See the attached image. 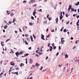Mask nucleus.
<instances>
[{
  "mask_svg": "<svg viewBox=\"0 0 79 79\" xmlns=\"http://www.w3.org/2000/svg\"><path fill=\"white\" fill-rule=\"evenodd\" d=\"M11 73H12V74H16V75H17V76L19 75V74L17 73L16 72H11Z\"/></svg>",
  "mask_w": 79,
  "mask_h": 79,
  "instance_id": "nucleus-8",
  "label": "nucleus"
},
{
  "mask_svg": "<svg viewBox=\"0 0 79 79\" xmlns=\"http://www.w3.org/2000/svg\"><path fill=\"white\" fill-rule=\"evenodd\" d=\"M72 5H69V8H70V9H71V8H72Z\"/></svg>",
  "mask_w": 79,
  "mask_h": 79,
  "instance_id": "nucleus-25",
  "label": "nucleus"
},
{
  "mask_svg": "<svg viewBox=\"0 0 79 79\" xmlns=\"http://www.w3.org/2000/svg\"><path fill=\"white\" fill-rule=\"evenodd\" d=\"M31 19H32V20H34V17L31 16Z\"/></svg>",
  "mask_w": 79,
  "mask_h": 79,
  "instance_id": "nucleus-26",
  "label": "nucleus"
},
{
  "mask_svg": "<svg viewBox=\"0 0 79 79\" xmlns=\"http://www.w3.org/2000/svg\"><path fill=\"white\" fill-rule=\"evenodd\" d=\"M37 13L36 12H33V16H35V14Z\"/></svg>",
  "mask_w": 79,
  "mask_h": 79,
  "instance_id": "nucleus-19",
  "label": "nucleus"
},
{
  "mask_svg": "<svg viewBox=\"0 0 79 79\" xmlns=\"http://www.w3.org/2000/svg\"><path fill=\"white\" fill-rule=\"evenodd\" d=\"M48 28H47L46 30L47 32H48Z\"/></svg>",
  "mask_w": 79,
  "mask_h": 79,
  "instance_id": "nucleus-61",
  "label": "nucleus"
},
{
  "mask_svg": "<svg viewBox=\"0 0 79 79\" xmlns=\"http://www.w3.org/2000/svg\"><path fill=\"white\" fill-rule=\"evenodd\" d=\"M28 55H29V54L26 53V54H24V57H26V56H27Z\"/></svg>",
  "mask_w": 79,
  "mask_h": 79,
  "instance_id": "nucleus-7",
  "label": "nucleus"
},
{
  "mask_svg": "<svg viewBox=\"0 0 79 79\" xmlns=\"http://www.w3.org/2000/svg\"><path fill=\"white\" fill-rule=\"evenodd\" d=\"M50 44L48 43V47H50Z\"/></svg>",
  "mask_w": 79,
  "mask_h": 79,
  "instance_id": "nucleus-38",
  "label": "nucleus"
},
{
  "mask_svg": "<svg viewBox=\"0 0 79 79\" xmlns=\"http://www.w3.org/2000/svg\"><path fill=\"white\" fill-rule=\"evenodd\" d=\"M63 66V64H62L61 65L59 64L58 66H60V67H61V66Z\"/></svg>",
  "mask_w": 79,
  "mask_h": 79,
  "instance_id": "nucleus-56",
  "label": "nucleus"
},
{
  "mask_svg": "<svg viewBox=\"0 0 79 79\" xmlns=\"http://www.w3.org/2000/svg\"><path fill=\"white\" fill-rule=\"evenodd\" d=\"M10 40V39H7V40H6V42H8V41H9V40Z\"/></svg>",
  "mask_w": 79,
  "mask_h": 79,
  "instance_id": "nucleus-35",
  "label": "nucleus"
},
{
  "mask_svg": "<svg viewBox=\"0 0 79 79\" xmlns=\"http://www.w3.org/2000/svg\"><path fill=\"white\" fill-rule=\"evenodd\" d=\"M16 21V19H15V18L12 21V23H15V21Z\"/></svg>",
  "mask_w": 79,
  "mask_h": 79,
  "instance_id": "nucleus-13",
  "label": "nucleus"
},
{
  "mask_svg": "<svg viewBox=\"0 0 79 79\" xmlns=\"http://www.w3.org/2000/svg\"><path fill=\"white\" fill-rule=\"evenodd\" d=\"M38 55H41L42 54V52H38Z\"/></svg>",
  "mask_w": 79,
  "mask_h": 79,
  "instance_id": "nucleus-23",
  "label": "nucleus"
},
{
  "mask_svg": "<svg viewBox=\"0 0 79 79\" xmlns=\"http://www.w3.org/2000/svg\"><path fill=\"white\" fill-rule=\"evenodd\" d=\"M77 26V28H79V23L77 22L76 23Z\"/></svg>",
  "mask_w": 79,
  "mask_h": 79,
  "instance_id": "nucleus-18",
  "label": "nucleus"
},
{
  "mask_svg": "<svg viewBox=\"0 0 79 79\" xmlns=\"http://www.w3.org/2000/svg\"><path fill=\"white\" fill-rule=\"evenodd\" d=\"M10 65L15 66V63L13 62H10Z\"/></svg>",
  "mask_w": 79,
  "mask_h": 79,
  "instance_id": "nucleus-4",
  "label": "nucleus"
},
{
  "mask_svg": "<svg viewBox=\"0 0 79 79\" xmlns=\"http://www.w3.org/2000/svg\"><path fill=\"white\" fill-rule=\"evenodd\" d=\"M29 25H30V26H32V25H33V23H31V22H30V23H29Z\"/></svg>",
  "mask_w": 79,
  "mask_h": 79,
  "instance_id": "nucleus-20",
  "label": "nucleus"
},
{
  "mask_svg": "<svg viewBox=\"0 0 79 79\" xmlns=\"http://www.w3.org/2000/svg\"><path fill=\"white\" fill-rule=\"evenodd\" d=\"M10 50L11 52V53H14V52L13 51V50L11 49Z\"/></svg>",
  "mask_w": 79,
  "mask_h": 79,
  "instance_id": "nucleus-49",
  "label": "nucleus"
},
{
  "mask_svg": "<svg viewBox=\"0 0 79 79\" xmlns=\"http://www.w3.org/2000/svg\"><path fill=\"white\" fill-rule=\"evenodd\" d=\"M25 40V41L24 42V43L25 44V45H28L29 44L27 43V41H26V40Z\"/></svg>",
  "mask_w": 79,
  "mask_h": 79,
  "instance_id": "nucleus-17",
  "label": "nucleus"
},
{
  "mask_svg": "<svg viewBox=\"0 0 79 79\" xmlns=\"http://www.w3.org/2000/svg\"><path fill=\"white\" fill-rule=\"evenodd\" d=\"M47 21H45L44 22V23L45 24H46V23H47Z\"/></svg>",
  "mask_w": 79,
  "mask_h": 79,
  "instance_id": "nucleus-63",
  "label": "nucleus"
},
{
  "mask_svg": "<svg viewBox=\"0 0 79 79\" xmlns=\"http://www.w3.org/2000/svg\"><path fill=\"white\" fill-rule=\"evenodd\" d=\"M56 23L58 24V18H56Z\"/></svg>",
  "mask_w": 79,
  "mask_h": 79,
  "instance_id": "nucleus-9",
  "label": "nucleus"
},
{
  "mask_svg": "<svg viewBox=\"0 0 79 79\" xmlns=\"http://www.w3.org/2000/svg\"><path fill=\"white\" fill-rule=\"evenodd\" d=\"M29 63L30 64H32V59H30L29 60Z\"/></svg>",
  "mask_w": 79,
  "mask_h": 79,
  "instance_id": "nucleus-3",
  "label": "nucleus"
},
{
  "mask_svg": "<svg viewBox=\"0 0 79 79\" xmlns=\"http://www.w3.org/2000/svg\"><path fill=\"white\" fill-rule=\"evenodd\" d=\"M63 16H60V21L61 20V19H63Z\"/></svg>",
  "mask_w": 79,
  "mask_h": 79,
  "instance_id": "nucleus-11",
  "label": "nucleus"
},
{
  "mask_svg": "<svg viewBox=\"0 0 79 79\" xmlns=\"http://www.w3.org/2000/svg\"><path fill=\"white\" fill-rule=\"evenodd\" d=\"M12 23V22L11 21H9V24H11Z\"/></svg>",
  "mask_w": 79,
  "mask_h": 79,
  "instance_id": "nucleus-33",
  "label": "nucleus"
},
{
  "mask_svg": "<svg viewBox=\"0 0 79 79\" xmlns=\"http://www.w3.org/2000/svg\"><path fill=\"white\" fill-rule=\"evenodd\" d=\"M50 37V35H49L46 36V38H48V37Z\"/></svg>",
  "mask_w": 79,
  "mask_h": 79,
  "instance_id": "nucleus-52",
  "label": "nucleus"
},
{
  "mask_svg": "<svg viewBox=\"0 0 79 79\" xmlns=\"http://www.w3.org/2000/svg\"><path fill=\"white\" fill-rule=\"evenodd\" d=\"M32 2H33V3H35V0H31L29 2L30 4L33 3Z\"/></svg>",
  "mask_w": 79,
  "mask_h": 79,
  "instance_id": "nucleus-1",
  "label": "nucleus"
},
{
  "mask_svg": "<svg viewBox=\"0 0 79 79\" xmlns=\"http://www.w3.org/2000/svg\"><path fill=\"white\" fill-rule=\"evenodd\" d=\"M15 33H18V31H15Z\"/></svg>",
  "mask_w": 79,
  "mask_h": 79,
  "instance_id": "nucleus-60",
  "label": "nucleus"
},
{
  "mask_svg": "<svg viewBox=\"0 0 79 79\" xmlns=\"http://www.w3.org/2000/svg\"><path fill=\"white\" fill-rule=\"evenodd\" d=\"M41 39L42 40H45V39H44V35H43V34H41Z\"/></svg>",
  "mask_w": 79,
  "mask_h": 79,
  "instance_id": "nucleus-2",
  "label": "nucleus"
},
{
  "mask_svg": "<svg viewBox=\"0 0 79 79\" xmlns=\"http://www.w3.org/2000/svg\"><path fill=\"white\" fill-rule=\"evenodd\" d=\"M30 38H31V42H33V41H34L33 40V37H32V35H31Z\"/></svg>",
  "mask_w": 79,
  "mask_h": 79,
  "instance_id": "nucleus-10",
  "label": "nucleus"
},
{
  "mask_svg": "<svg viewBox=\"0 0 79 79\" xmlns=\"http://www.w3.org/2000/svg\"><path fill=\"white\" fill-rule=\"evenodd\" d=\"M79 42V40H77L76 41H75V43L76 44H77V42Z\"/></svg>",
  "mask_w": 79,
  "mask_h": 79,
  "instance_id": "nucleus-31",
  "label": "nucleus"
},
{
  "mask_svg": "<svg viewBox=\"0 0 79 79\" xmlns=\"http://www.w3.org/2000/svg\"><path fill=\"white\" fill-rule=\"evenodd\" d=\"M48 19L49 21H50V20H52V18L49 17Z\"/></svg>",
  "mask_w": 79,
  "mask_h": 79,
  "instance_id": "nucleus-30",
  "label": "nucleus"
},
{
  "mask_svg": "<svg viewBox=\"0 0 79 79\" xmlns=\"http://www.w3.org/2000/svg\"><path fill=\"white\" fill-rule=\"evenodd\" d=\"M56 47L54 46L53 47V49H54V50H55V49H56Z\"/></svg>",
  "mask_w": 79,
  "mask_h": 79,
  "instance_id": "nucleus-34",
  "label": "nucleus"
},
{
  "mask_svg": "<svg viewBox=\"0 0 79 79\" xmlns=\"http://www.w3.org/2000/svg\"><path fill=\"white\" fill-rule=\"evenodd\" d=\"M59 50H61V48L60 46H59Z\"/></svg>",
  "mask_w": 79,
  "mask_h": 79,
  "instance_id": "nucleus-36",
  "label": "nucleus"
},
{
  "mask_svg": "<svg viewBox=\"0 0 79 79\" xmlns=\"http://www.w3.org/2000/svg\"><path fill=\"white\" fill-rule=\"evenodd\" d=\"M15 69H16V70H19V68H18V67H17L16 68H15Z\"/></svg>",
  "mask_w": 79,
  "mask_h": 79,
  "instance_id": "nucleus-37",
  "label": "nucleus"
},
{
  "mask_svg": "<svg viewBox=\"0 0 79 79\" xmlns=\"http://www.w3.org/2000/svg\"><path fill=\"white\" fill-rule=\"evenodd\" d=\"M35 65H36V67H38V63H36L35 64Z\"/></svg>",
  "mask_w": 79,
  "mask_h": 79,
  "instance_id": "nucleus-48",
  "label": "nucleus"
},
{
  "mask_svg": "<svg viewBox=\"0 0 79 79\" xmlns=\"http://www.w3.org/2000/svg\"><path fill=\"white\" fill-rule=\"evenodd\" d=\"M75 5H76L75 6H77V5H79V2H78L77 3L75 4Z\"/></svg>",
  "mask_w": 79,
  "mask_h": 79,
  "instance_id": "nucleus-15",
  "label": "nucleus"
},
{
  "mask_svg": "<svg viewBox=\"0 0 79 79\" xmlns=\"http://www.w3.org/2000/svg\"><path fill=\"white\" fill-rule=\"evenodd\" d=\"M27 1L26 0H24L23 1V3H26Z\"/></svg>",
  "mask_w": 79,
  "mask_h": 79,
  "instance_id": "nucleus-55",
  "label": "nucleus"
},
{
  "mask_svg": "<svg viewBox=\"0 0 79 79\" xmlns=\"http://www.w3.org/2000/svg\"><path fill=\"white\" fill-rule=\"evenodd\" d=\"M71 11H74V8H73L72 7L71 9Z\"/></svg>",
  "mask_w": 79,
  "mask_h": 79,
  "instance_id": "nucleus-39",
  "label": "nucleus"
},
{
  "mask_svg": "<svg viewBox=\"0 0 79 79\" xmlns=\"http://www.w3.org/2000/svg\"><path fill=\"white\" fill-rule=\"evenodd\" d=\"M69 21H68V22H66V24H69Z\"/></svg>",
  "mask_w": 79,
  "mask_h": 79,
  "instance_id": "nucleus-47",
  "label": "nucleus"
},
{
  "mask_svg": "<svg viewBox=\"0 0 79 79\" xmlns=\"http://www.w3.org/2000/svg\"><path fill=\"white\" fill-rule=\"evenodd\" d=\"M51 32H55V30H53L51 31Z\"/></svg>",
  "mask_w": 79,
  "mask_h": 79,
  "instance_id": "nucleus-58",
  "label": "nucleus"
},
{
  "mask_svg": "<svg viewBox=\"0 0 79 79\" xmlns=\"http://www.w3.org/2000/svg\"><path fill=\"white\" fill-rule=\"evenodd\" d=\"M48 17H49V15L48 14L47 16V18L48 19Z\"/></svg>",
  "mask_w": 79,
  "mask_h": 79,
  "instance_id": "nucleus-51",
  "label": "nucleus"
},
{
  "mask_svg": "<svg viewBox=\"0 0 79 79\" xmlns=\"http://www.w3.org/2000/svg\"><path fill=\"white\" fill-rule=\"evenodd\" d=\"M50 51L51 52V51H52V49H53V47H52V46H50Z\"/></svg>",
  "mask_w": 79,
  "mask_h": 79,
  "instance_id": "nucleus-5",
  "label": "nucleus"
},
{
  "mask_svg": "<svg viewBox=\"0 0 79 79\" xmlns=\"http://www.w3.org/2000/svg\"><path fill=\"white\" fill-rule=\"evenodd\" d=\"M14 15V13H11L10 14V16L11 17L13 16Z\"/></svg>",
  "mask_w": 79,
  "mask_h": 79,
  "instance_id": "nucleus-16",
  "label": "nucleus"
},
{
  "mask_svg": "<svg viewBox=\"0 0 79 79\" xmlns=\"http://www.w3.org/2000/svg\"><path fill=\"white\" fill-rule=\"evenodd\" d=\"M69 16V15H68V14H66L65 15V16L66 17V18H68V17Z\"/></svg>",
  "mask_w": 79,
  "mask_h": 79,
  "instance_id": "nucleus-45",
  "label": "nucleus"
},
{
  "mask_svg": "<svg viewBox=\"0 0 79 79\" xmlns=\"http://www.w3.org/2000/svg\"><path fill=\"white\" fill-rule=\"evenodd\" d=\"M34 12H33L36 13V9H34Z\"/></svg>",
  "mask_w": 79,
  "mask_h": 79,
  "instance_id": "nucleus-43",
  "label": "nucleus"
},
{
  "mask_svg": "<svg viewBox=\"0 0 79 79\" xmlns=\"http://www.w3.org/2000/svg\"><path fill=\"white\" fill-rule=\"evenodd\" d=\"M73 68H71V72L70 73V74H71V72H72V71H73Z\"/></svg>",
  "mask_w": 79,
  "mask_h": 79,
  "instance_id": "nucleus-53",
  "label": "nucleus"
},
{
  "mask_svg": "<svg viewBox=\"0 0 79 79\" xmlns=\"http://www.w3.org/2000/svg\"><path fill=\"white\" fill-rule=\"evenodd\" d=\"M68 58V55H67V54H66L65 58Z\"/></svg>",
  "mask_w": 79,
  "mask_h": 79,
  "instance_id": "nucleus-12",
  "label": "nucleus"
},
{
  "mask_svg": "<svg viewBox=\"0 0 79 79\" xmlns=\"http://www.w3.org/2000/svg\"><path fill=\"white\" fill-rule=\"evenodd\" d=\"M62 13H63V16H64V12H62Z\"/></svg>",
  "mask_w": 79,
  "mask_h": 79,
  "instance_id": "nucleus-64",
  "label": "nucleus"
},
{
  "mask_svg": "<svg viewBox=\"0 0 79 79\" xmlns=\"http://www.w3.org/2000/svg\"><path fill=\"white\" fill-rule=\"evenodd\" d=\"M77 10L76 9H74L73 11H74L75 12H76L77 11Z\"/></svg>",
  "mask_w": 79,
  "mask_h": 79,
  "instance_id": "nucleus-57",
  "label": "nucleus"
},
{
  "mask_svg": "<svg viewBox=\"0 0 79 79\" xmlns=\"http://www.w3.org/2000/svg\"><path fill=\"white\" fill-rule=\"evenodd\" d=\"M42 9H40V10H38V11H39L40 12H42Z\"/></svg>",
  "mask_w": 79,
  "mask_h": 79,
  "instance_id": "nucleus-44",
  "label": "nucleus"
},
{
  "mask_svg": "<svg viewBox=\"0 0 79 79\" xmlns=\"http://www.w3.org/2000/svg\"><path fill=\"white\" fill-rule=\"evenodd\" d=\"M23 53H24V51L21 52H20L19 54H20V55H22V54H23Z\"/></svg>",
  "mask_w": 79,
  "mask_h": 79,
  "instance_id": "nucleus-24",
  "label": "nucleus"
},
{
  "mask_svg": "<svg viewBox=\"0 0 79 79\" xmlns=\"http://www.w3.org/2000/svg\"><path fill=\"white\" fill-rule=\"evenodd\" d=\"M33 36L34 39H36V36H35L34 35V34H33Z\"/></svg>",
  "mask_w": 79,
  "mask_h": 79,
  "instance_id": "nucleus-21",
  "label": "nucleus"
},
{
  "mask_svg": "<svg viewBox=\"0 0 79 79\" xmlns=\"http://www.w3.org/2000/svg\"><path fill=\"white\" fill-rule=\"evenodd\" d=\"M63 29H64V27H62V28H61L60 30V31L61 32H62V31L63 30Z\"/></svg>",
  "mask_w": 79,
  "mask_h": 79,
  "instance_id": "nucleus-22",
  "label": "nucleus"
},
{
  "mask_svg": "<svg viewBox=\"0 0 79 79\" xmlns=\"http://www.w3.org/2000/svg\"><path fill=\"white\" fill-rule=\"evenodd\" d=\"M25 37H27L28 36V35H27V34H25Z\"/></svg>",
  "mask_w": 79,
  "mask_h": 79,
  "instance_id": "nucleus-46",
  "label": "nucleus"
},
{
  "mask_svg": "<svg viewBox=\"0 0 79 79\" xmlns=\"http://www.w3.org/2000/svg\"><path fill=\"white\" fill-rule=\"evenodd\" d=\"M4 44V42L1 41V45L2 47H3V46L5 45V44Z\"/></svg>",
  "mask_w": 79,
  "mask_h": 79,
  "instance_id": "nucleus-6",
  "label": "nucleus"
},
{
  "mask_svg": "<svg viewBox=\"0 0 79 79\" xmlns=\"http://www.w3.org/2000/svg\"><path fill=\"white\" fill-rule=\"evenodd\" d=\"M74 39V38H73V37H71L70 38V40H73Z\"/></svg>",
  "mask_w": 79,
  "mask_h": 79,
  "instance_id": "nucleus-50",
  "label": "nucleus"
},
{
  "mask_svg": "<svg viewBox=\"0 0 79 79\" xmlns=\"http://www.w3.org/2000/svg\"><path fill=\"white\" fill-rule=\"evenodd\" d=\"M3 73H2V72L0 74V77H1V76H2V75H3Z\"/></svg>",
  "mask_w": 79,
  "mask_h": 79,
  "instance_id": "nucleus-41",
  "label": "nucleus"
},
{
  "mask_svg": "<svg viewBox=\"0 0 79 79\" xmlns=\"http://www.w3.org/2000/svg\"><path fill=\"white\" fill-rule=\"evenodd\" d=\"M7 27L8 26L6 25L4 27V29H6Z\"/></svg>",
  "mask_w": 79,
  "mask_h": 79,
  "instance_id": "nucleus-27",
  "label": "nucleus"
},
{
  "mask_svg": "<svg viewBox=\"0 0 79 79\" xmlns=\"http://www.w3.org/2000/svg\"><path fill=\"white\" fill-rule=\"evenodd\" d=\"M48 56H47L46 58V60H47L48 59Z\"/></svg>",
  "mask_w": 79,
  "mask_h": 79,
  "instance_id": "nucleus-62",
  "label": "nucleus"
},
{
  "mask_svg": "<svg viewBox=\"0 0 79 79\" xmlns=\"http://www.w3.org/2000/svg\"><path fill=\"white\" fill-rule=\"evenodd\" d=\"M36 6H37V4H35V5H33L32 6L33 7H35Z\"/></svg>",
  "mask_w": 79,
  "mask_h": 79,
  "instance_id": "nucleus-28",
  "label": "nucleus"
},
{
  "mask_svg": "<svg viewBox=\"0 0 79 79\" xmlns=\"http://www.w3.org/2000/svg\"><path fill=\"white\" fill-rule=\"evenodd\" d=\"M71 9L70 8H68V11H69H69H70V10H71Z\"/></svg>",
  "mask_w": 79,
  "mask_h": 79,
  "instance_id": "nucleus-40",
  "label": "nucleus"
},
{
  "mask_svg": "<svg viewBox=\"0 0 79 79\" xmlns=\"http://www.w3.org/2000/svg\"><path fill=\"white\" fill-rule=\"evenodd\" d=\"M31 47H29L28 48L29 50H31Z\"/></svg>",
  "mask_w": 79,
  "mask_h": 79,
  "instance_id": "nucleus-59",
  "label": "nucleus"
},
{
  "mask_svg": "<svg viewBox=\"0 0 79 79\" xmlns=\"http://www.w3.org/2000/svg\"><path fill=\"white\" fill-rule=\"evenodd\" d=\"M21 67V68H22V66H23V63H21L19 65Z\"/></svg>",
  "mask_w": 79,
  "mask_h": 79,
  "instance_id": "nucleus-29",
  "label": "nucleus"
},
{
  "mask_svg": "<svg viewBox=\"0 0 79 79\" xmlns=\"http://www.w3.org/2000/svg\"><path fill=\"white\" fill-rule=\"evenodd\" d=\"M19 32H22V31H21V30L20 28H19Z\"/></svg>",
  "mask_w": 79,
  "mask_h": 79,
  "instance_id": "nucleus-42",
  "label": "nucleus"
},
{
  "mask_svg": "<svg viewBox=\"0 0 79 79\" xmlns=\"http://www.w3.org/2000/svg\"><path fill=\"white\" fill-rule=\"evenodd\" d=\"M58 55H59V52H58L56 53V56H58Z\"/></svg>",
  "mask_w": 79,
  "mask_h": 79,
  "instance_id": "nucleus-54",
  "label": "nucleus"
},
{
  "mask_svg": "<svg viewBox=\"0 0 79 79\" xmlns=\"http://www.w3.org/2000/svg\"><path fill=\"white\" fill-rule=\"evenodd\" d=\"M15 55L17 56V57H18V56H19V55H20L19 53H16V54H15Z\"/></svg>",
  "mask_w": 79,
  "mask_h": 79,
  "instance_id": "nucleus-14",
  "label": "nucleus"
},
{
  "mask_svg": "<svg viewBox=\"0 0 79 79\" xmlns=\"http://www.w3.org/2000/svg\"><path fill=\"white\" fill-rule=\"evenodd\" d=\"M64 32H66V29H65L64 30Z\"/></svg>",
  "mask_w": 79,
  "mask_h": 79,
  "instance_id": "nucleus-32",
  "label": "nucleus"
}]
</instances>
